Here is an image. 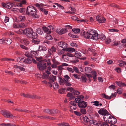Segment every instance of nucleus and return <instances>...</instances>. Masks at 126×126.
I'll list each match as a JSON object with an SVG mask.
<instances>
[{"label": "nucleus", "instance_id": "12", "mask_svg": "<svg viewBox=\"0 0 126 126\" xmlns=\"http://www.w3.org/2000/svg\"><path fill=\"white\" fill-rule=\"evenodd\" d=\"M32 58H26L25 59H23L22 61L25 63L27 64H30L32 62Z\"/></svg>", "mask_w": 126, "mask_h": 126}, {"label": "nucleus", "instance_id": "16", "mask_svg": "<svg viewBox=\"0 0 126 126\" xmlns=\"http://www.w3.org/2000/svg\"><path fill=\"white\" fill-rule=\"evenodd\" d=\"M65 50L67 51H68L69 52H73L75 51V49L72 47H68L65 48Z\"/></svg>", "mask_w": 126, "mask_h": 126}, {"label": "nucleus", "instance_id": "27", "mask_svg": "<svg viewBox=\"0 0 126 126\" xmlns=\"http://www.w3.org/2000/svg\"><path fill=\"white\" fill-rule=\"evenodd\" d=\"M15 110L17 111H23L29 113V112L32 113L33 112V111H29L28 110H22L21 109H15Z\"/></svg>", "mask_w": 126, "mask_h": 126}, {"label": "nucleus", "instance_id": "29", "mask_svg": "<svg viewBox=\"0 0 126 126\" xmlns=\"http://www.w3.org/2000/svg\"><path fill=\"white\" fill-rule=\"evenodd\" d=\"M20 95H21L23 96L24 97H29V98H35V97H32L30 95L27 94H25L24 93H22L20 94Z\"/></svg>", "mask_w": 126, "mask_h": 126}, {"label": "nucleus", "instance_id": "47", "mask_svg": "<svg viewBox=\"0 0 126 126\" xmlns=\"http://www.w3.org/2000/svg\"><path fill=\"white\" fill-rule=\"evenodd\" d=\"M89 119L87 116H85L84 118V122L87 123L89 122Z\"/></svg>", "mask_w": 126, "mask_h": 126}, {"label": "nucleus", "instance_id": "43", "mask_svg": "<svg viewBox=\"0 0 126 126\" xmlns=\"http://www.w3.org/2000/svg\"><path fill=\"white\" fill-rule=\"evenodd\" d=\"M81 79L82 82H85L86 80V78L84 76H82L81 78Z\"/></svg>", "mask_w": 126, "mask_h": 126}, {"label": "nucleus", "instance_id": "63", "mask_svg": "<svg viewBox=\"0 0 126 126\" xmlns=\"http://www.w3.org/2000/svg\"><path fill=\"white\" fill-rule=\"evenodd\" d=\"M107 63L108 64H112L113 63V62L112 60H110L107 61Z\"/></svg>", "mask_w": 126, "mask_h": 126}, {"label": "nucleus", "instance_id": "15", "mask_svg": "<svg viewBox=\"0 0 126 126\" xmlns=\"http://www.w3.org/2000/svg\"><path fill=\"white\" fill-rule=\"evenodd\" d=\"M12 40L10 39H4V43L7 45L10 44L12 43Z\"/></svg>", "mask_w": 126, "mask_h": 126}, {"label": "nucleus", "instance_id": "53", "mask_svg": "<svg viewBox=\"0 0 126 126\" xmlns=\"http://www.w3.org/2000/svg\"><path fill=\"white\" fill-rule=\"evenodd\" d=\"M20 46L21 48L26 50H28V48L23 45H20Z\"/></svg>", "mask_w": 126, "mask_h": 126}, {"label": "nucleus", "instance_id": "58", "mask_svg": "<svg viewBox=\"0 0 126 126\" xmlns=\"http://www.w3.org/2000/svg\"><path fill=\"white\" fill-rule=\"evenodd\" d=\"M67 70L69 72H71L72 73H73L74 72V70L72 68L69 67H68L67 68Z\"/></svg>", "mask_w": 126, "mask_h": 126}, {"label": "nucleus", "instance_id": "19", "mask_svg": "<svg viewBox=\"0 0 126 126\" xmlns=\"http://www.w3.org/2000/svg\"><path fill=\"white\" fill-rule=\"evenodd\" d=\"M26 3V1L25 0H22L21 2L19 3H16L17 6L21 7L22 4H25Z\"/></svg>", "mask_w": 126, "mask_h": 126}, {"label": "nucleus", "instance_id": "45", "mask_svg": "<svg viewBox=\"0 0 126 126\" xmlns=\"http://www.w3.org/2000/svg\"><path fill=\"white\" fill-rule=\"evenodd\" d=\"M122 92V89L121 88H118L117 90V93L118 94H121Z\"/></svg>", "mask_w": 126, "mask_h": 126}, {"label": "nucleus", "instance_id": "24", "mask_svg": "<svg viewBox=\"0 0 126 126\" xmlns=\"http://www.w3.org/2000/svg\"><path fill=\"white\" fill-rule=\"evenodd\" d=\"M31 53L32 56H35L38 55V51H32Z\"/></svg>", "mask_w": 126, "mask_h": 126}, {"label": "nucleus", "instance_id": "48", "mask_svg": "<svg viewBox=\"0 0 126 126\" xmlns=\"http://www.w3.org/2000/svg\"><path fill=\"white\" fill-rule=\"evenodd\" d=\"M80 111L82 114H84L86 113V110L84 109H80Z\"/></svg>", "mask_w": 126, "mask_h": 126}, {"label": "nucleus", "instance_id": "51", "mask_svg": "<svg viewBox=\"0 0 126 126\" xmlns=\"http://www.w3.org/2000/svg\"><path fill=\"white\" fill-rule=\"evenodd\" d=\"M25 9L24 8H20V9H19V12L20 13H23L25 12Z\"/></svg>", "mask_w": 126, "mask_h": 126}, {"label": "nucleus", "instance_id": "55", "mask_svg": "<svg viewBox=\"0 0 126 126\" xmlns=\"http://www.w3.org/2000/svg\"><path fill=\"white\" fill-rule=\"evenodd\" d=\"M11 11L14 12H18L19 11V9L16 8H14L12 9Z\"/></svg>", "mask_w": 126, "mask_h": 126}, {"label": "nucleus", "instance_id": "23", "mask_svg": "<svg viewBox=\"0 0 126 126\" xmlns=\"http://www.w3.org/2000/svg\"><path fill=\"white\" fill-rule=\"evenodd\" d=\"M43 31V29L40 28H39L36 30V32L40 35H42L44 33V32Z\"/></svg>", "mask_w": 126, "mask_h": 126}, {"label": "nucleus", "instance_id": "17", "mask_svg": "<svg viewBox=\"0 0 126 126\" xmlns=\"http://www.w3.org/2000/svg\"><path fill=\"white\" fill-rule=\"evenodd\" d=\"M57 125L59 126H70L68 123L65 122L58 123L57 124Z\"/></svg>", "mask_w": 126, "mask_h": 126}, {"label": "nucleus", "instance_id": "37", "mask_svg": "<svg viewBox=\"0 0 126 126\" xmlns=\"http://www.w3.org/2000/svg\"><path fill=\"white\" fill-rule=\"evenodd\" d=\"M65 89L64 88L61 89L59 90V93L61 94H64V93Z\"/></svg>", "mask_w": 126, "mask_h": 126}, {"label": "nucleus", "instance_id": "41", "mask_svg": "<svg viewBox=\"0 0 126 126\" xmlns=\"http://www.w3.org/2000/svg\"><path fill=\"white\" fill-rule=\"evenodd\" d=\"M19 18L20 19V20L21 21H23L25 19V17L23 16H19Z\"/></svg>", "mask_w": 126, "mask_h": 126}, {"label": "nucleus", "instance_id": "52", "mask_svg": "<svg viewBox=\"0 0 126 126\" xmlns=\"http://www.w3.org/2000/svg\"><path fill=\"white\" fill-rule=\"evenodd\" d=\"M36 60L39 61V63L41 62H43H43L42 60V58H36Z\"/></svg>", "mask_w": 126, "mask_h": 126}, {"label": "nucleus", "instance_id": "39", "mask_svg": "<svg viewBox=\"0 0 126 126\" xmlns=\"http://www.w3.org/2000/svg\"><path fill=\"white\" fill-rule=\"evenodd\" d=\"M53 52L52 51L51 49H49L48 50V53H47V56L48 57L50 56Z\"/></svg>", "mask_w": 126, "mask_h": 126}, {"label": "nucleus", "instance_id": "11", "mask_svg": "<svg viewBox=\"0 0 126 126\" xmlns=\"http://www.w3.org/2000/svg\"><path fill=\"white\" fill-rule=\"evenodd\" d=\"M2 6L3 7L8 9H10L12 8L14 4L12 3L9 2L7 4L2 3Z\"/></svg>", "mask_w": 126, "mask_h": 126}, {"label": "nucleus", "instance_id": "2", "mask_svg": "<svg viewBox=\"0 0 126 126\" xmlns=\"http://www.w3.org/2000/svg\"><path fill=\"white\" fill-rule=\"evenodd\" d=\"M26 13L29 16H31L34 18H38V15L35 7L32 6H28L26 11Z\"/></svg>", "mask_w": 126, "mask_h": 126}, {"label": "nucleus", "instance_id": "3", "mask_svg": "<svg viewBox=\"0 0 126 126\" xmlns=\"http://www.w3.org/2000/svg\"><path fill=\"white\" fill-rule=\"evenodd\" d=\"M19 31L23 32L28 37L33 39H35L37 37V33L34 32L33 30L31 28H27L24 30L20 29Z\"/></svg>", "mask_w": 126, "mask_h": 126}, {"label": "nucleus", "instance_id": "33", "mask_svg": "<svg viewBox=\"0 0 126 126\" xmlns=\"http://www.w3.org/2000/svg\"><path fill=\"white\" fill-rule=\"evenodd\" d=\"M72 31L75 33H77L80 32V30L79 29L74 28L72 29Z\"/></svg>", "mask_w": 126, "mask_h": 126}, {"label": "nucleus", "instance_id": "42", "mask_svg": "<svg viewBox=\"0 0 126 126\" xmlns=\"http://www.w3.org/2000/svg\"><path fill=\"white\" fill-rule=\"evenodd\" d=\"M65 54L66 56L70 57H73L74 56V55L73 54L69 52L66 53Z\"/></svg>", "mask_w": 126, "mask_h": 126}, {"label": "nucleus", "instance_id": "13", "mask_svg": "<svg viewBox=\"0 0 126 126\" xmlns=\"http://www.w3.org/2000/svg\"><path fill=\"white\" fill-rule=\"evenodd\" d=\"M43 30L44 31V32L46 33L47 34H49L51 32V29H49L48 27L43 26L42 28Z\"/></svg>", "mask_w": 126, "mask_h": 126}, {"label": "nucleus", "instance_id": "54", "mask_svg": "<svg viewBox=\"0 0 126 126\" xmlns=\"http://www.w3.org/2000/svg\"><path fill=\"white\" fill-rule=\"evenodd\" d=\"M5 72L6 73H8L9 74H11L12 75H13L14 74V73L13 72H12L11 71H9L7 70H5Z\"/></svg>", "mask_w": 126, "mask_h": 126}, {"label": "nucleus", "instance_id": "38", "mask_svg": "<svg viewBox=\"0 0 126 126\" xmlns=\"http://www.w3.org/2000/svg\"><path fill=\"white\" fill-rule=\"evenodd\" d=\"M67 47V44L66 43L63 42L61 47L64 48H66Z\"/></svg>", "mask_w": 126, "mask_h": 126}, {"label": "nucleus", "instance_id": "26", "mask_svg": "<svg viewBox=\"0 0 126 126\" xmlns=\"http://www.w3.org/2000/svg\"><path fill=\"white\" fill-rule=\"evenodd\" d=\"M102 97L103 98L108 99H111V96H109L105 94H101Z\"/></svg>", "mask_w": 126, "mask_h": 126}, {"label": "nucleus", "instance_id": "7", "mask_svg": "<svg viewBox=\"0 0 126 126\" xmlns=\"http://www.w3.org/2000/svg\"><path fill=\"white\" fill-rule=\"evenodd\" d=\"M1 113L6 117L10 118L13 117V114H11L10 112L7 110H2Z\"/></svg>", "mask_w": 126, "mask_h": 126}, {"label": "nucleus", "instance_id": "60", "mask_svg": "<svg viewBox=\"0 0 126 126\" xmlns=\"http://www.w3.org/2000/svg\"><path fill=\"white\" fill-rule=\"evenodd\" d=\"M68 81H65V83L66 86H70L71 85V84Z\"/></svg>", "mask_w": 126, "mask_h": 126}, {"label": "nucleus", "instance_id": "20", "mask_svg": "<svg viewBox=\"0 0 126 126\" xmlns=\"http://www.w3.org/2000/svg\"><path fill=\"white\" fill-rule=\"evenodd\" d=\"M92 69L91 68L89 67H86L85 68V71L86 73H91Z\"/></svg>", "mask_w": 126, "mask_h": 126}, {"label": "nucleus", "instance_id": "36", "mask_svg": "<svg viewBox=\"0 0 126 126\" xmlns=\"http://www.w3.org/2000/svg\"><path fill=\"white\" fill-rule=\"evenodd\" d=\"M56 76H52V77H51L50 78L49 81L53 82L56 79Z\"/></svg>", "mask_w": 126, "mask_h": 126}, {"label": "nucleus", "instance_id": "1", "mask_svg": "<svg viewBox=\"0 0 126 126\" xmlns=\"http://www.w3.org/2000/svg\"><path fill=\"white\" fill-rule=\"evenodd\" d=\"M82 35L84 38L86 39H91L94 40H96L100 39L101 40H104L106 38V36L103 34L99 35L97 32L94 30L90 29L87 32L83 31Z\"/></svg>", "mask_w": 126, "mask_h": 126}, {"label": "nucleus", "instance_id": "46", "mask_svg": "<svg viewBox=\"0 0 126 126\" xmlns=\"http://www.w3.org/2000/svg\"><path fill=\"white\" fill-rule=\"evenodd\" d=\"M64 77L65 79H64L65 81H69V80L70 78V77L67 75H65L64 76Z\"/></svg>", "mask_w": 126, "mask_h": 126}, {"label": "nucleus", "instance_id": "56", "mask_svg": "<svg viewBox=\"0 0 126 126\" xmlns=\"http://www.w3.org/2000/svg\"><path fill=\"white\" fill-rule=\"evenodd\" d=\"M52 36L49 34H47V35L46 38L47 40H50L52 39Z\"/></svg>", "mask_w": 126, "mask_h": 126}, {"label": "nucleus", "instance_id": "40", "mask_svg": "<svg viewBox=\"0 0 126 126\" xmlns=\"http://www.w3.org/2000/svg\"><path fill=\"white\" fill-rule=\"evenodd\" d=\"M15 82L16 83H25V84H26L27 83V82H24L23 81H20L18 80L17 79H15Z\"/></svg>", "mask_w": 126, "mask_h": 126}, {"label": "nucleus", "instance_id": "44", "mask_svg": "<svg viewBox=\"0 0 126 126\" xmlns=\"http://www.w3.org/2000/svg\"><path fill=\"white\" fill-rule=\"evenodd\" d=\"M54 4L56 5L57 6L59 7L60 8L62 9H63L64 8L60 4L57 3H55Z\"/></svg>", "mask_w": 126, "mask_h": 126}, {"label": "nucleus", "instance_id": "31", "mask_svg": "<svg viewBox=\"0 0 126 126\" xmlns=\"http://www.w3.org/2000/svg\"><path fill=\"white\" fill-rule=\"evenodd\" d=\"M59 87V84L57 82H54L53 84V87L55 89H56L58 88Z\"/></svg>", "mask_w": 126, "mask_h": 126}, {"label": "nucleus", "instance_id": "28", "mask_svg": "<svg viewBox=\"0 0 126 126\" xmlns=\"http://www.w3.org/2000/svg\"><path fill=\"white\" fill-rule=\"evenodd\" d=\"M74 55L75 57L79 58L81 57V54L79 52L76 51L75 52Z\"/></svg>", "mask_w": 126, "mask_h": 126}, {"label": "nucleus", "instance_id": "50", "mask_svg": "<svg viewBox=\"0 0 126 126\" xmlns=\"http://www.w3.org/2000/svg\"><path fill=\"white\" fill-rule=\"evenodd\" d=\"M67 91H68L71 92H73L74 89L72 87H69L67 88L66 89Z\"/></svg>", "mask_w": 126, "mask_h": 126}, {"label": "nucleus", "instance_id": "62", "mask_svg": "<svg viewBox=\"0 0 126 126\" xmlns=\"http://www.w3.org/2000/svg\"><path fill=\"white\" fill-rule=\"evenodd\" d=\"M75 101L76 102V103H79L81 102V100L79 99V98H75Z\"/></svg>", "mask_w": 126, "mask_h": 126}, {"label": "nucleus", "instance_id": "18", "mask_svg": "<svg viewBox=\"0 0 126 126\" xmlns=\"http://www.w3.org/2000/svg\"><path fill=\"white\" fill-rule=\"evenodd\" d=\"M21 41L23 44L26 46L28 45L29 44V42L27 39H22L21 40Z\"/></svg>", "mask_w": 126, "mask_h": 126}, {"label": "nucleus", "instance_id": "10", "mask_svg": "<svg viewBox=\"0 0 126 126\" xmlns=\"http://www.w3.org/2000/svg\"><path fill=\"white\" fill-rule=\"evenodd\" d=\"M78 105L79 107L80 108H85L87 105V103L86 102L82 101L78 103Z\"/></svg>", "mask_w": 126, "mask_h": 126}, {"label": "nucleus", "instance_id": "32", "mask_svg": "<svg viewBox=\"0 0 126 126\" xmlns=\"http://www.w3.org/2000/svg\"><path fill=\"white\" fill-rule=\"evenodd\" d=\"M59 82L60 85H63L65 83V81L64 79H63L62 78H60L59 81Z\"/></svg>", "mask_w": 126, "mask_h": 126}, {"label": "nucleus", "instance_id": "8", "mask_svg": "<svg viewBox=\"0 0 126 126\" xmlns=\"http://www.w3.org/2000/svg\"><path fill=\"white\" fill-rule=\"evenodd\" d=\"M56 33L60 35H62L67 32V30L66 28H64L62 29H57L56 31Z\"/></svg>", "mask_w": 126, "mask_h": 126}, {"label": "nucleus", "instance_id": "9", "mask_svg": "<svg viewBox=\"0 0 126 126\" xmlns=\"http://www.w3.org/2000/svg\"><path fill=\"white\" fill-rule=\"evenodd\" d=\"M96 19L99 23H104L106 20V19L104 18L100 17L99 16H96Z\"/></svg>", "mask_w": 126, "mask_h": 126}, {"label": "nucleus", "instance_id": "59", "mask_svg": "<svg viewBox=\"0 0 126 126\" xmlns=\"http://www.w3.org/2000/svg\"><path fill=\"white\" fill-rule=\"evenodd\" d=\"M67 96L68 97H69L71 98H73V96L72 94L71 93H69L67 94Z\"/></svg>", "mask_w": 126, "mask_h": 126}, {"label": "nucleus", "instance_id": "49", "mask_svg": "<svg viewBox=\"0 0 126 126\" xmlns=\"http://www.w3.org/2000/svg\"><path fill=\"white\" fill-rule=\"evenodd\" d=\"M62 58L63 59H65H65L66 58V60H69V58L67 57L66 55L63 54L62 55Z\"/></svg>", "mask_w": 126, "mask_h": 126}, {"label": "nucleus", "instance_id": "22", "mask_svg": "<svg viewBox=\"0 0 126 126\" xmlns=\"http://www.w3.org/2000/svg\"><path fill=\"white\" fill-rule=\"evenodd\" d=\"M0 126H15L16 125L14 124H12L10 123H8L6 124L2 123L0 124Z\"/></svg>", "mask_w": 126, "mask_h": 126}, {"label": "nucleus", "instance_id": "6", "mask_svg": "<svg viewBox=\"0 0 126 126\" xmlns=\"http://www.w3.org/2000/svg\"><path fill=\"white\" fill-rule=\"evenodd\" d=\"M37 67L40 70H43L46 69L47 66L46 63H44L42 62L38 63Z\"/></svg>", "mask_w": 126, "mask_h": 126}, {"label": "nucleus", "instance_id": "61", "mask_svg": "<svg viewBox=\"0 0 126 126\" xmlns=\"http://www.w3.org/2000/svg\"><path fill=\"white\" fill-rule=\"evenodd\" d=\"M32 42L33 43H34L35 44H38L40 42L39 41H37L36 39L33 40Z\"/></svg>", "mask_w": 126, "mask_h": 126}, {"label": "nucleus", "instance_id": "14", "mask_svg": "<svg viewBox=\"0 0 126 126\" xmlns=\"http://www.w3.org/2000/svg\"><path fill=\"white\" fill-rule=\"evenodd\" d=\"M92 77H93V79L94 81H95L96 79V76H97V73L95 71L93 70L91 72Z\"/></svg>", "mask_w": 126, "mask_h": 126}, {"label": "nucleus", "instance_id": "21", "mask_svg": "<svg viewBox=\"0 0 126 126\" xmlns=\"http://www.w3.org/2000/svg\"><path fill=\"white\" fill-rule=\"evenodd\" d=\"M60 112L59 110L56 109H52L50 110V114H54Z\"/></svg>", "mask_w": 126, "mask_h": 126}, {"label": "nucleus", "instance_id": "64", "mask_svg": "<svg viewBox=\"0 0 126 126\" xmlns=\"http://www.w3.org/2000/svg\"><path fill=\"white\" fill-rule=\"evenodd\" d=\"M73 76L76 79H79L80 78V77L78 74H74Z\"/></svg>", "mask_w": 126, "mask_h": 126}, {"label": "nucleus", "instance_id": "25", "mask_svg": "<svg viewBox=\"0 0 126 126\" xmlns=\"http://www.w3.org/2000/svg\"><path fill=\"white\" fill-rule=\"evenodd\" d=\"M116 83L117 85L120 87L126 86V85L125 83H122L121 81H116Z\"/></svg>", "mask_w": 126, "mask_h": 126}, {"label": "nucleus", "instance_id": "5", "mask_svg": "<svg viewBox=\"0 0 126 126\" xmlns=\"http://www.w3.org/2000/svg\"><path fill=\"white\" fill-rule=\"evenodd\" d=\"M108 118L106 120L104 121L106 122H108L110 124L116 123L117 122V119L114 117L110 114V116H108Z\"/></svg>", "mask_w": 126, "mask_h": 126}, {"label": "nucleus", "instance_id": "35", "mask_svg": "<svg viewBox=\"0 0 126 126\" xmlns=\"http://www.w3.org/2000/svg\"><path fill=\"white\" fill-rule=\"evenodd\" d=\"M25 55L28 58L32 57L31 56V52L29 53L28 51L26 52L25 54Z\"/></svg>", "mask_w": 126, "mask_h": 126}, {"label": "nucleus", "instance_id": "30", "mask_svg": "<svg viewBox=\"0 0 126 126\" xmlns=\"http://www.w3.org/2000/svg\"><path fill=\"white\" fill-rule=\"evenodd\" d=\"M39 50L40 51H45L47 50L45 46H39Z\"/></svg>", "mask_w": 126, "mask_h": 126}, {"label": "nucleus", "instance_id": "57", "mask_svg": "<svg viewBox=\"0 0 126 126\" xmlns=\"http://www.w3.org/2000/svg\"><path fill=\"white\" fill-rule=\"evenodd\" d=\"M9 20V18L7 16H6L5 19H4V22L5 23H7V22H8Z\"/></svg>", "mask_w": 126, "mask_h": 126}, {"label": "nucleus", "instance_id": "34", "mask_svg": "<svg viewBox=\"0 0 126 126\" xmlns=\"http://www.w3.org/2000/svg\"><path fill=\"white\" fill-rule=\"evenodd\" d=\"M18 28H23L26 27L24 24L23 23H21L18 24Z\"/></svg>", "mask_w": 126, "mask_h": 126}, {"label": "nucleus", "instance_id": "4", "mask_svg": "<svg viewBox=\"0 0 126 126\" xmlns=\"http://www.w3.org/2000/svg\"><path fill=\"white\" fill-rule=\"evenodd\" d=\"M98 113L99 114L103 115V118L104 121L107 119L108 116H110V114L108 111L104 109H100L98 111Z\"/></svg>", "mask_w": 126, "mask_h": 126}]
</instances>
